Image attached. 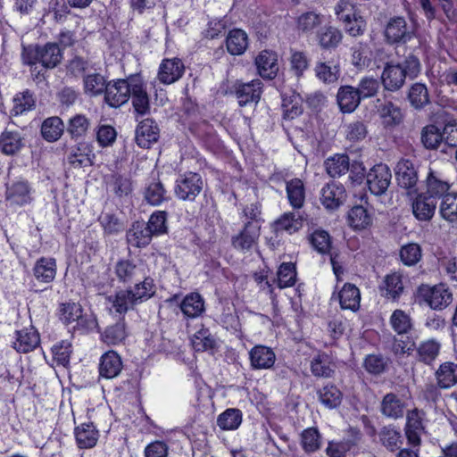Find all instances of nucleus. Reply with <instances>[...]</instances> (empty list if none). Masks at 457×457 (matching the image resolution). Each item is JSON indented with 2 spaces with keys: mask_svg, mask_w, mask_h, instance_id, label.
Wrapping results in <instances>:
<instances>
[{
  "mask_svg": "<svg viewBox=\"0 0 457 457\" xmlns=\"http://www.w3.org/2000/svg\"><path fill=\"white\" fill-rule=\"evenodd\" d=\"M420 71L419 58L411 54L401 63L386 62L381 73V83L385 90L395 92L403 87L406 78L413 79Z\"/></svg>",
  "mask_w": 457,
  "mask_h": 457,
  "instance_id": "f257e3e1",
  "label": "nucleus"
},
{
  "mask_svg": "<svg viewBox=\"0 0 457 457\" xmlns=\"http://www.w3.org/2000/svg\"><path fill=\"white\" fill-rule=\"evenodd\" d=\"M21 56L24 64L40 63L46 70L57 67L63 58L62 51L58 43L51 42L24 48Z\"/></svg>",
  "mask_w": 457,
  "mask_h": 457,
  "instance_id": "f03ea898",
  "label": "nucleus"
},
{
  "mask_svg": "<svg viewBox=\"0 0 457 457\" xmlns=\"http://www.w3.org/2000/svg\"><path fill=\"white\" fill-rule=\"evenodd\" d=\"M200 316H187V327L191 334V344L196 352H209L214 353L219 348V342L204 328Z\"/></svg>",
  "mask_w": 457,
  "mask_h": 457,
  "instance_id": "7ed1b4c3",
  "label": "nucleus"
},
{
  "mask_svg": "<svg viewBox=\"0 0 457 457\" xmlns=\"http://www.w3.org/2000/svg\"><path fill=\"white\" fill-rule=\"evenodd\" d=\"M335 13L351 36L357 37L364 33L366 22L348 1H339L335 6Z\"/></svg>",
  "mask_w": 457,
  "mask_h": 457,
  "instance_id": "20e7f679",
  "label": "nucleus"
},
{
  "mask_svg": "<svg viewBox=\"0 0 457 457\" xmlns=\"http://www.w3.org/2000/svg\"><path fill=\"white\" fill-rule=\"evenodd\" d=\"M202 177L195 172H187L177 179L174 193L183 201H194L203 189Z\"/></svg>",
  "mask_w": 457,
  "mask_h": 457,
  "instance_id": "39448f33",
  "label": "nucleus"
},
{
  "mask_svg": "<svg viewBox=\"0 0 457 457\" xmlns=\"http://www.w3.org/2000/svg\"><path fill=\"white\" fill-rule=\"evenodd\" d=\"M130 92L132 106L137 115L144 116L150 112V97L146 84L139 74L130 75Z\"/></svg>",
  "mask_w": 457,
  "mask_h": 457,
  "instance_id": "423d86ee",
  "label": "nucleus"
},
{
  "mask_svg": "<svg viewBox=\"0 0 457 457\" xmlns=\"http://www.w3.org/2000/svg\"><path fill=\"white\" fill-rule=\"evenodd\" d=\"M391 170L385 163L374 165L366 175L368 188L374 195H385L391 184Z\"/></svg>",
  "mask_w": 457,
  "mask_h": 457,
  "instance_id": "0eeeda50",
  "label": "nucleus"
},
{
  "mask_svg": "<svg viewBox=\"0 0 457 457\" xmlns=\"http://www.w3.org/2000/svg\"><path fill=\"white\" fill-rule=\"evenodd\" d=\"M395 178L398 186L407 191L411 196L417 194V184L419 181L418 170L415 164L407 159L400 160L395 167Z\"/></svg>",
  "mask_w": 457,
  "mask_h": 457,
  "instance_id": "6e6552de",
  "label": "nucleus"
},
{
  "mask_svg": "<svg viewBox=\"0 0 457 457\" xmlns=\"http://www.w3.org/2000/svg\"><path fill=\"white\" fill-rule=\"evenodd\" d=\"M384 36L388 44H404L413 37L414 30L407 24L404 17L395 16L387 21Z\"/></svg>",
  "mask_w": 457,
  "mask_h": 457,
  "instance_id": "1a4fd4ad",
  "label": "nucleus"
},
{
  "mask_svg": "<svg viewBox=\"0 0 457 457\" xmlns=\"http://www.w3.org/2000/svg\"><path fill=\"white\" fill-rule=\"evenodd\" d=\"M262 82L258 79L245 83L237 81L233 85V93L239 106L244 107L251 104H257L262 94Z\"/></svg>",
  "mask_w": 457,
  "mask_h": 457,
  "instance_id": "9d476101",
  "label": "nucleus"
},
{
  "mask_svg": "<svg viewBox=\"0 0 457 457\" xmlns=\"http://www.w3.org/2000/svg\"><path fill=\"white\" fill-rule=\"evenodd\" d=\"M261 224L245 222L243 228L231 238L232 246L240 252H250L258 244Z\"/></svg>",
  "mask_w": 457,
  "mask_h": 457,
  "instance_id": "9b49d317",
  "label": "nucleus"
},
{
  "mask_svg": "<svg viewBox=\"0 0 457 457\" xmlns=\"http://www.w3.org/2000/svg\"><path fill=\"white\" fill-rule=\"evenodd\" d=\"M33 189L24 179L13 181L6 185L5 201L10 206H24L33 201Z\"/></svg>",
  "mask_w": 457,
  "mask_h": 457,
  "instance_id": "f8f14e48",
  "label": "nucleus"
},
{
  "mask_svg": "<svg viewBox=\"0 0 457 457\" xmlns=\"http://www.w3.org/2000/svg\"><path fill=\"white\" fill-rule=\"evenodd\" d=\"M130 76L107 83L104 91L105 103L111 107H120L129 100Z\"/></svg>",
  "mask_w": 457,
  "mask_h": 457,
  "instance_id": "ddd939ff",
  "label": "nucleus"
},
{
  "mask_svg": "<svg viewBox=\"0 0 457 457\" xmlns=\"http://www.w3.org/2000/svg\"><path fill=\"white\" fill-rule=\"evenodd\" d=\"M29 327L15 331V339L12 344V348L21 353H27L35 350L40 344V337L37 330L32 325L31 316H29Z\"/></svg>",
  "mask_w": 457,
  "mask_h": 457,
  "instance_id": "4468645a",
  "label": "nucleus"
},
{
  "mask_svg": "<svg viewBox=\"0 0 457 457\" xmlns=\"http://www.w3.org/2000/svg\"><path fill=\"white\" fill-rule=\"evenodd\" d=\"M412 213L420 221H429L436 209L437 201L424 193L412 194Z\"/></svg>",
  "mask_w": 457,
  "mask_h": 457,
  "instance_id": "2eb2a0df",
  "label": "nucleus"
},
{
  "mask_svg": "<svg viewBox=\"0 0 457 457\" xmlns=\"http://www.w3.org/2000/svg\"><path fill=\"white\" fill-rule=\"evenodd\" d=\"M346 192L342 184L331 182L326 184L320 191V202L325 208L334 210L344 204Z\"/></svg>",
  "mask_w": 457,
  "mask_h": 457,
  "instance_id": "dca6fc26",
  "label": "nucleus"
},
{
  "mask_svg": "<svg viewBox=\"0 0 457 457\" xmlns=\"http://www.w3.org/2000/svg\"><path fill=\"white\" fill-rule=\"evenodd\" d=\"M159 138V128L153 119H145L136 129V143L141 148H150Z\"/></svg>",
  "mask_w": 457,
  "mask_h": 457,
  "instance_id": "f3484780",
  "label": "nucleus"
},
{
  "mask_svg": "<svg viewBox=\"0 0 457 457\" xmlns=\"http://www.w3.org/2000/svg\"><path fill=\"white\" fill-rule=\"evenodd\" d=\"M185 66L179 58L164 59L158 71V79L163 84H172L184 74Z\"/></svg>",
  "mask_w": 457,
  "mask_h": 457,
  "instance_id": "a211bd4d",
  "label": "nucleus"
},
{
  "mask_svg": "<svg viewBox=\"0 0 457 457\" xmlns=\"http://www.w3.org/2000/svg\"><path fill=\"white\" fill-rule=\"evenodd\" d=\"M422 420L423 413L417 409L409 411L406 417L405 436L413 447L420 446L421 442L420 436L424 430Z\"/></svg>",
  "mask_w": 457,
  "mask_h": 457,
  "instance_id": "6ab92c4d",
  "label": "nucleus"
},
{
  "mask_svg": "<svg viewBox=\"0 0 457 457\" xmlns=\"http://www.w3.org/2000/svg\"><path fill=\"white\" fill-rule=\"evenodd\" d=\"M128 330L123 317L116 316L113 322L110 323L101 334V340L108 345H117L125 341Z\"/></svg>",
  "mask_w": 457,
  "mask_h": 457,
  "instance_id": "aec40b11",
  "label": "nucleus"
},
{
  "mask_svg": "<svg viewBox=\"0 0 457 457\" xmlns=\"http://www.w3.org/2000/svg\"><path fill=\"white\" fill-rule=\"evenodd\" d=\"M123 368L120 356L112 350L104 353L99 362V375L102 378L111 379L120 375Z\"/></svg>",
  "mask_w": 457,
  "mask_h": 457,
  "instance_id": "412c9836",
  "label": "nucleus"
},
{
  "mask_svg": "<svg viewBox=\"0 0 457 457\" xmlns=\"http://www.w3.org/2000/svg\"><path fill=\"white\" fill-rule=\"evenodd\" d=\"M255 65L262 79H272L278 71L277 54L272 51H262L255 58Z\"/></svg>",
  "mask_w": 457,
  "mask_h": 457,
  "instance_id": "4be33fe9",
  "label": "nucleus"
},
{
  "mask_svg": "<svg viewBox=\"0 0 457 457\" xmlns=\"http://www.w3.org/2000/svg\"><path fill=\"white\" fill-rule=\"evenodd\" d=\"M251 366L255 370H266L271 368L276 361V355L270 347L259 345L249 352Z\"/></svg>",
  "mask_w": 457,
  "mask_h": 457,
  "instance_id": "5701e85b",
  "label": "nucleus"
},
{
  "mask_svg": "<svg viewBox=\"0 0 457 457\" xmlns=\"http://www.w3.org/2000/svg\"><path fill=\"white\" fill-rule=\"evenodd\" d=\"M425 301L433 309L440 311L452 302V293L443 284L436 285L428 289L424 295Z\"/></svg>",
  "mask_w": 457,
  "mask_h": 457,
  "instance_id": "b1692460",
  "label": "nucleus"
},
{
  "mask_svg": "<svg viewBox=\"0 0 457 457\" xmlns=\"http://www.w3.org/2000/svg\"><path fill=\"white\" fill-rule=\"evenodd\" d=\"M403 290V276L398 272L386 275L379 286L381 295L393 301L399 299Z\"/></svg>",
  "mask_w": 457,
  "mask_h": 457,
  "instance_id": "393cba45",
  "label": "nucleus"
},
{
  "mask_svg": "<svg viewBox=\"0 0 457 457\" xmlns=\"http://www.w3.org/2000/svg\"><path fill=\"white\" fill-rule=\"evenodd\" d=\"M337 101L343 112L350 113L360 105L361 98L355 87L342 86L337 91Z\"/></svg>",
  "mask_w": 457,
  "mask_h": 457,
  "instance_id": "a878e982",
  "label": "nucleus"
},
{
  "mask_svg": "<svg viewBox=\"0 0 457 457\" xmlns=\"http://www.w3.org/2000/svg\"><path fill=\"white\" fill-rule=\"evenodd\" d=\"M95 154L89 143L80 142L72 147L67 159L74 167H86L93 164Z\"/></svg>",
  "mask_w": 457,
  "mask_h": 457,
  "instance_id": "bb28decb",
  "label": "nucleus"
},
{
  "mask_svg": "<svg viewBox=\"0 0 457 457\" xmlns=\"http://www.w3.org/2000/svg\"><path fill=\"white\" fill-rule=\"evenodd\" d=\"M126 237L131 246L142 248L151 243L153 236L144 221H135L127 231Z\"/></svg>",
  "mask_w": 457,
  "mask_h": 457,
  "instance_id": "cd10ccee",
  "label": "nucleus"
},
{
  "mask_svg": "<svg viewBox=\"0 0 457 457\" xmlns=\"http://www.w3.org/2000/svg\"><path fill=\"white\" fill-rule=\"evenodd\" d=\"M404 409V402L394 393L386 394L381 401L380 411L389 419L397 420L402 418Z\"/></svg>",
  "mask_w": 457,
  "mask_h": 457,
  "instance_id": "c85d7f7f",
  "label": "nucleus"
},
{
  "mask_svg": "<svg viewBox=\"0 0 457 457\" xmlns=\"http://www.w3.org/2000/svg\"><path fill=\"white\" fill-rule=\"evenodd\" d=\"M24 145L23 137L17 130L5 129L0 135V151L6 155L18 153Z\"/></svg>",
  "mask_w": 457,
  "mask_h": 457,
  "instance_id": "c756f323",
  "label": "nucleus"
},
{
  "mask_svg": "<svg viewBox=\"0 0 457 457\" xmlns=\"http://www.w3.org/2000/svg\"><path fill=\"white\" fill-rule=\"evenodd\" d=\"M33 275L41 283L52 282L56 275L55 259L50 257L39 258L33 267Z\"/></svg>",
  "mask_w": 457,
  "mask_h": 457,
  "instance_id": "7c9ffc66",
  "label": "nucleus"
},
{
  "mask_svg": "<svg viewBox=\"0 0 457 457\" xmlns=\"http://www.w3.org/2000/svg\"><path fill=\"white\" fill-rule=\"evenodd\" d=\"M287 197L294 210L301 209L305 202V187L300 179H292L286 182Z\"/></svg>",
  "mask_w": 457,
  "mask_h": 457,
  "instance_id": "2f4dec72",
  "label": "nucleus"
},
{
  "mask_svg": "<svg viewBox=\"0 0 457 457\" xmlns=\"http://www.w3.org/2000/svg\"><path fill=\"white\" fill-rule=\"evenodd\" d=\"M438 387L449 389L457 384V364L453 361H445L439 365L435 372Z\"/></svg>",
  "mask_w": 457,
  "mask_h": 457,
  "instance_id": "473e14b6",
  "label": "nucleus"
},
{
  "mask_svg": "<svg viewBox=\"0 0 457 457\" xmlns=\"http://www.w3.org/2000/svg\"><path fill=\"white\" fill-rule=\"evenodd\" d=\"M426 194L427 195H430V197L434 198L437 201L439 198H443L444 195L450 194V185L448 182L443 180L440 176L429 169L428 176L426 178Z\"/></svg>",
  "mask_w": 457,
  "mask_h": 457,
  "instance_id": "72a5a7b5",
  "label": "nucleus"
},
{
  "mask_svg": "<svg viewBox=\"0 0 457 457\" xmlns=\"http://www.w3.org/2000/svg\"><path fill=\"white\" fill-rule=\"evenodd\" d=\"M407 99L415 110H422L431 103L427 85L420 82H416L410 87Z\"/></svg>",
  "mask_w": 457,
  "mask_h": 457,
  "instance_id": "f704fd0d",
  "label": "nucleus"
},
{
  "mask_svg": "<svg viewBox=\"0 0 457 457\" xmlns=\"http://www.w3.org/2000/svg\"><path fill=\"white\" fill-rule=\"evenodd\" d=\"M75 437L79 448L88 449L96 445L99 433L93 423H83L75 428Z\"/></svg>",
  "mask_w": 457,
  "mask_h": 457,
  "instance_id": "c9c22d12",
  "label": "nucleus"
},
{
  "mask_svg": "<svg viewBox=\"0 0 457 457\" xmlns=\"http://www.w3.org/2000/svg\"><path fill=\"white\" fill-rule=\"evenodd\" d=\"M335 369L333 358L326 353H319L311 361V371L315 377L331 378Z\"/></svg>",
  "mask_w": 457,
  "mask_h": 457,
  "instance_id": "e433bc0d",
  "label": "nucleus"
},
{
  "mask_svg": "<svg viewBox=\"0 0 457 457\" xmlns=\"http://www.w3.org/2000/svg\"><path fill=\"white\" fill-rule=\"evenodd\" d=\"M320 403L327 409L337 408L343 400V393L334 384L328 383L317 391Z\"/></svg>",
  "mask_w": 457,
  "mask_h": 457,
  "instance_id": "4c0bfd02",
  "label": "nucleus"
},
{
  "mask_svg": "<svg viewBox=\"0 0 457 457\" xmlns=\"http://www.w3.org/2000/svg\"><path fill=\"white\" fill-rule=\"evenodd\" d=\"M226 47L232 55L243 54L248 47L247 34L239 29L230 30L226 38Z\"/></svg>",
  "mask_w": 457,
  "mask_h": 457,
  "instance_id": "58836bf2",
  "label": "nucleus"
},
{
  "mask_svg": "<svg viewBox=\"0 0 457 457\" xmlns=\"http://www.w3.org/2000/svg\"><path fill=\"white\" fill-rule=\"evenodd\" d=\"M303 227V218L294 212H285L273 223V229L278 233L293 234Z\"/></svg>",
  "mask_w": 457,
  "mask_h": 457,
  "instance_id": "ea45409f",
  "label": "nucleus"
},
{
  "mask_svg": "<svg viewBox=\"0 0 457 457\" xmlns=\"http://www.w3.org/2000/svg\"><path fill=\"white\" fill-rule=\"evenodd\" d=\"M351 62L358 70H364L371 63L372 50L368 43L359 42L351 48Z\"/></svg>",
  "mask_w": 457,
  "mask_h": 457,
  "instance_id": "a19ab883",
  "label": "nucleus"
},
{
  "mask_svg": "<svg viewBox=\"0 0 457 457\" xmlns=\"http://www.w3.org/2000/svg\"><path fill=\"white\" fill-rule=\"evenodd\" d=\"M361 294L354 285L345 284L339 293V302L343 310L356 312L360 306Z\"/></svg>",
  "mask_w": 457,
  "mask_h": 457,
  "instance_id": "79ce46f5",
  "label": "nucleus"
},
{
  "mask_svg": "<svg viewBox=\"0 0 457 457\" xmlns=\"http://www.w3.org/2000/svg\"><path fill=\"white\" fill-rule=\"evenodd\" d=\"M13 106L11 111L12 115H21L36 107V97L29 89L17 93L12 99Z\"/></svg>",
  "mask_w": 457,
  "mask_h": 457,
  "instance_id": "37998d69",
  "label": "nucleus"
},
{
  "mask_svg": "<svg viewBox=\"0 0 457 457\" xmlns=\"http://www.w3.org/2000/svg\"><path fill=\"white\" fill-rule=\"evenodd\" d=\"M64 125L61 118L53 116L46 119L41 125V134L48 142L57 141L63 133Z\"/></svg>",
  "mask_w": 457,
  "mask_h": 457,
  "instance_id": "c03bdc74",
  "label": "nucleus"
},
{
  "mask_svg": "<svg viewBox=\"0 0 457 457\" xmlns=\"http://www.w3.org/2000/svg\"><path fill=\"white\" fill-rule=\"evenodd\" d=\"M108 187L119 197L127 196L132 191L130 179L120 173H112L106 179Z\"/></svg>",
  "mask_w": 457,
  "mask_h": 457,
  "instance_id": "a18cd8bd",
  "label": "nucleus"
},
{
  "mask_svg": "<svg viewBox=\"0 0 457 457\" xmlns=\"http://www.w3.org/2000/svg\"><path fill=\"white\" fill-rule=\"evenodd\" d=\"M420 140L426 149H437L445 141L444 133L434 124H428L422 128Z\"/></svg>",
  "mask_w": 457,
  "mask_h": 457,
  "instance_id": "49530a36",
  "label": "nucleus"
},
{
  "mask_svg": "<svg viewBox=\"0 0 457 457\" xmlns=\"http://www.w3.org/2000/svg\"><path fill=\"white\" fill-rule=\"evenodd\" d=\"M440 349L441 345L434 339L423 341L417 347L418 360L430 365L438 356Z\"/></svg>",
  "mask_w": 457,
  "mask_h": 457,
  "instance_id": "de8ad7c7",
  "label": "nucleus"
},
{
  "mask_svg": "<svg viewBox=\"0 0 457 457\" xmlns=\"http://www.w3.org/2000/svg\"><path fill=\"white\" fill-rule=\"evenodd\" d=\"M378 112L386 126H396L403 120V114L401 108L391 101L385 102L381 104Z\"/></svg>",
  "mask_w": 457,
  "mask_h": 457,
  "instance_id": "09e8293b",
  "label": "nucleus"
},
{
  "mask_svg": "<svg viewBox=\"0 0 457 457\" xmlns=\"http://www.w3.org/2000/svg\"><path fill=\"white\" fill-rule=\"evenodd\" d=\"M439 214L448 222H457V193L444 195L439 204Z\"/></svg>",
  "mask_w": 457,
  "mask_h": 457,
  "instance_id": "8fccbe9b",
  "label": "nucleus"
},
{
  "mask_svg": "<svg viewBox=\"0 0 457 457\" xmlns=\"http://www.w3.org/2000/svg\"><path fill=\"white\" fill-rule=\"evenodd\" d=\"M61 320L66 326H70L71 323L75 322L76 324L72 326L71 328L79 333L92 331L97 327L96 316H76L75 318L73 316H63Z\"/></svg>",
  "mask_w": 457,
  "mask_h": 457,
  "instance_id": "3c124183",
  "label": "nucleus"
},
{
  "mask_svg": "<svg viewBox=\"0 0 457 457\" xmlns=\"http://www.w3.org/2000/svg\"><path fill=\"white\" fill-rule=\"evenodd\" d=\"M242 423V412L238 409H227L217 419V425L222 430H235Z\"/></svg>",
  "mask_w": 457,
  "mask_h": 457,
  "instance_id": "603ef678",
  "label": "nucleus"
},
{
  "mask_svg": "<svg viewBox=\"0 0 457 457\" xmlns=\"http://www.w3.org/2000/svg\"><path fill=\"white\" fill-rule=\"evenodd\" d=\"M342 37L341 31L332 26L323 28L317 34L320 46L325 49L336 48L340 44Z\"/></svg>",
  "mask_w": 457,
  "mask_h": 457,
  "instance_id": "864d4df0",
  "label": "nucleus"
},
{
  "mask_svg": "<svg viewBox=\"0 0 457 457\" xmlns=\"http://www.w3.org/2000/svg\"><path fill=\"white\" fill-rule=\"evenodd\" d=\"M379 438L382 445L389 451L395 452L403 445L401 432L395 427H384L379 432Z\"/></svg>",
  "mask_w": 457,
  "mask_h": 457,
  "instance_id": "5fc2aeb1",
  "label": "nucleus"
},
{
  "mask_svg": "<svg viewBox=\"0 0 457 457\" xmlns=\"http://www.w3.org/2000/svg\"><path fill=\"white\" fill-rule=\"evenodd\" d=\"M325 168L330 177H340L349 170V158L345 154H336L325 161Z\"/></svg>",
  "mask_w": 457,
  "mask_h": 457,
  "instance_id": "6e6d98bb",
  "label": "nucleus"
},
{
  "mask_svg": "<svg viewBox=\"0 0 457 457\" xmlns=\"http://www.w3.org/2000/svg\"><path fill=\"white\" fill-rule=\"evenodd\" d=\"M90 126L89 120L83 114L71 117L67 125V132L73 139L84 137Z\"/></svg>",
  "mask_w": 457,
  "mask_h": 457,
  "instance_id": "4d7b16f0",
  "label": "nucleus"
},
{
  "mask_svg": "<svg viewBox=\"0 0 457 457\" xmlns=\"http://www.w3.org/2000/svg\"><path fill=\"white\" fill-rule=\"evenodd\" d=\"M85 93L90 96L101 95L105 91L107 83L100 73H92L84 77Z\"/></svg>",
  "mask_w": 457,
  "mask_h": 457,
  "instance_id": "13d9d810",
  "label": "nucleus"
},
{
  "mask_svg": "<svg viewBox=\"0 0 457 457\" xmlns=\"http://www.w3.org/2000/svg\"><path fill=\"white\" fill-rule=\"evenodd\" d=\"M314 71L316 77L326 84L337 82L340 76V70L337 65H329L325 62H317Z\"/></svg>",
  "mask_w": 457,
  "mask_h": 457,
  "instance_id": "bf43d9fd",
  "label": "nucleus"
},
{
  "mask_svg": "<svg viewBox=\"0 0 457 457\" xmlns=\"http://www.w3.org/2000/svg\"><path fill=\"white\" fill-rule=\"evenodd\" d=\"M107 300L119 313L128 312L137 303L132 291H120L114 296L108 297Z\"/></svg>",
  "mask_w": 457,
  "mask_h": 457,
  "instance_id": "052dcab7",
  "label": "nucleus"
},
{
  "mask_svg": "<svg viewBox=\"0 0 457 457\" xmlns=\"http://www.w3.org/2000/svg\"><path fill=\"white\" fill-rule=\"evenodd\" d=\"M183 314H202L204 312V298L198 293H190L180 303Z\"/></svg>",
  "mask_w": 457,
  "mask_h": 457,
  "instance_id": "680f3d73",
  "label": "nucleus"
},
{
  "mask_svg": "<svg viewBox=\"0 0 457 457\" xmlns=\"http://www.w3.org/2000/svg\"><path fill=\"white\" fill-rule=\"evenodd\" d=\"M148 230L153 237H158L168 232L167 212L164 211H156L150 216L148 222L145 223Z\"/></svg>",
  "mask_w": 457,
  "mask_h": 457,
  "instance_id": "e2e57ef3",
  "label": "nucleus"
},
{
  "mask_svg": "<svg viewBox=\"0 0 457 457\" xmlns=\"http://www.w3.org/2000/svg\"><path fill=\"white\" fill-rule=\"evenodd\" d=\"M355 88L361 100L371 98L377 96L380 88V81L373 76H364L360 79Z\"/></svg>",
  "mask_w": 457,
  "mask_h": 457,
  "instance_id": "0e129e2a",
  "label": "nucleus"
},
{
  "mask_svg": "<svg viewBox=\"0 0 457 457\" xmlns=\"http://www.w3.org/2000/svg\"><path fill=\"white\" fill-rule=\"evenodd\" d=\"M296 272L293 263L284 262L278 268L277 278L274 282L277 283L279 288L292 287L295 283Z\"/></svg>",
  "mask_w": 457,
  "mask_h": 457,
  "instance_id": "69168bd1",
  "label": "nucleus"
},
{
  "mask_svg": "<svg viewBox=\"0 0 457 457\" xmlns=\"http://www.w3.org/2000/svg\"><path fill=\"white\" fill-rule=\"evenodd\" d=\"M348 219L350 225L356 229L365 228L371 223L370 215L361 205L354 206L350 210Z\"/></svg>",
  "mask_w": 457,
  "mask_h": 457,
  "instance_id": "338daca9",
  "label": "nucleus"
},
{
  "mask_svg": "<svg viewBox=\"0 0 457 457\" xmlns=\"http://www.w3.org/2000/svg\"><path fill=\"white\" fill-rule=\"evenodd\" d=\"M301 445L306 453H314L320 449L321 441L317 428H308L302 432Z\"/></svg>",
  "mask_w": 457,
  "mask_h": 457,
  "instance_id": "774afa93",
  "label": "nucleus"
}]
</instances>
